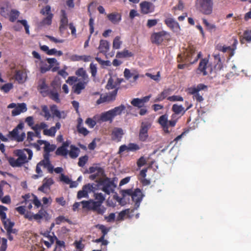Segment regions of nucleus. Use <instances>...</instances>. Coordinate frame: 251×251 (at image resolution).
I'll return each instance as SVG.
<instances>
[{"instance_id":"nucleus-1","label":"nucleus","mask_w":251,"mask_h":251,"mask_svg":"<svg viewBox=\"0 0 251 251\" xmlns=\"http://www.w3.org/2000/svg\"><path fill=\"white\" fill-rule=\"evenodd\" d=\"M14 154L18 157L17 159L9 157L7 158L9 164L13 167H20L31 160L32 151L28 149L17 150L14 151Z\"/></svg>"},{"instance_id":"nucleus-2","label":"nucleus","mask_w":251,"mask_h":251,"mask_svg":"<svg viewBox=\"0 0 251 251\" xmlns=\"http://www.w3.org/2000/svg\"><path fill=\"white\" fill-rule=\"evenodd\" d=\"M36 66L39 68L41 73L44 74L52 69V72L56 71L59 68V63L55 58H47L46 60H36Z\"/></svg>"},{"instance_id":"nucleus-3","label":"nucleus","mask_w":251,"mask_h":251,"mask_svg":"<svg viewBox=\"0 0 251 251\" xmlns=\"http://www.w3.org/2000/svg\"><path fill=\"white\" fill-rule=\"evenodd\" d=\"M95 184L96 185L95 187V191L100 190L107 195H110L113 193L116 187L114 181L108 177L100 178Z\"/></svg>"},{"instance_id":"nucleus-4","label":"nucleus","mask_w":251,"mask_h":251,"mask_svg":"<svg viewBox=\"0 0 251 251\" xmlns=\"http://www.w3.org/2000/svg\"><path fill=\"white\" fill-rule=\"evenodd\" d=\"M177 118L175 114L171 116V119L168 120V116L166 114L161 116L158 119V123L163 128V131L167 133L170 132V127H174L176 123Z\"/></svg>"},{"instance_id":"nucleus-5","label":"nucleus","mask_w":251,"mask_h":251,"mask_svg":"<svg viewBox=\"0 0 251 251\" xmlns=\"http://www.w3.org/2000/svg\"><path fill=\"white\" fill-rule=\"evenodd\" d=\"M123 196L124 197H131L132 201L135 202V209H137L139 207L144 196L142 192L139 189H135L134 191L131 189L123 190Z\"/></svg>"},{"instance_id":"nucleus-6","label":"nucleus","mask_w":251,"mask_h":251,"mask_svg":"<svg viewBox=\"0 0 251 251\" xmlns=\"http://www.w3.org/2000/svg\"><path fill=\"white\" fill-rule=\"evenodd\" d=\"M197 9L202 13L209 15L213 10V2L212 0H197L196 4Z\"/></svg>"},{"instance_id":"nucleus-7","label":"nucleus","mask_w":251,"mask_h":251,"mask_svg":"<svg viewBox=\"0 0 251 251\" xmlns=\"http://www.w3.org/2000/svg\"><path fill=\"white\" fill-rule=\"evenodd\" d=\"M83 208H88L97 212L99 214H102L105 212V208L101 206V203L98 201L91 200L88 201H83L81 202Z\"/></svg>"},{"instance_id":"nucleus-8","label":"nucleus","mask_w":251,"mask_h":251,"mask_svg":"<svg viewBox=\"0 0 251 251\" xmlns=\"http://www.w3.org/2000/svg\"><path fill=\"white\" fill-rule=\"evenodd\" d=\"M23 128L24 124H19L12 131L9 132V137L18 142L23 141L25 137V134L23 131Z\"/></svg>"},{"instance_id":"nucleus-9","label":"nucleus","mask_w":251,"mask_h":251,"mask_svg":"<svg viewBox=\"0 0 251 251\" xmlns=\"http://www.w3.org/2000/svg\"><path fill=\"white\" fill-rule=\"evenodd\" d=\"M25 218L27 219L29 221H32L34 219L38 223H40L41 220L44 218L47 220L49 219V214L47 211L43 209H40L36 214L27 211L25 214Z\"/></svg>"},{"instance_id":"nucleus-10","label":"nucleus","mask_w":251,"mask_h":251,"mask_svg":"<svg viewBox=\"0 0 251 251\" xmlns=\"http://www.w3.org/2000/svg\"><path fill=\"white\" fill-rule=\"evenodd\" d=\"M170 38V34L166 31H161L154 32L151 36V41L152 43L160 45L165 40H168Z\"/></svg>"},{"instance_id":"nucleus-11","label":"nucleus","mask_w":251,"mask_h":251,"mask_svg":"<svg viewBox=\"0 0 251 251\" xmlns=\"http://www.w3.org/2000/svg\"><path fill=\"white\" fill-rule=\"evenodd\" d=\"M95 183L88 184L83 186L82 189L80 190L77 193V197L78 199H80L83 198H88L89 197L88 194L91 192H95Z\"/></svg>"},{"instance_id":"nucleus-12","label":"nucleus","mask_w":251,"mask_h":251,"mask_svg":"<svg viewBox=\"0 0 251 251\" xmlns=\"http://www.w3.org/2000/svg\"><path fill=\"white\" fill-rule=\"evenodd\" d=\"M41 13L43 15L47 16V17L43 20L41 24L44 25H50L53 16L52 14L51 13L50 7L49 5H47L41 10Z\"/></svg>"},{"instance_id":"nucleus-13","label":"nucleus","mask_w":251,"mask_h":251,"mask_svg":"<svg viewBox=\"0 0 251 251\" xmlns=\"http://www.w3.org/2000/svg\"><path fill=\"white\" fill-rule=\"evenodd\" d=\"M165 23L174 32H177L180 30L178 23L171 16H169L166 18Z\"/></svg>"},{"instance_id":"nucleus-14","label":"nucleus","mask_w":251,"mask_h":251,"mask_svg":"<svg viewBox=\"0 0 251 251\" xmlns=\"http://www.w3.org/2000/svg\"><path fill=\"white\" fill-rule=\"evenodd\" d=\"M151 124L149 122H143L141 124V128L139 132V138L141 141H145L148 137V131L151 127Z\"/></svg>"},{"instance_id":"nucleus-15","label":"nucleus","mask_w":251,"mask_h":251,"mask_svg":"<svg viewBox=\"0 0 251 251\" xmlns=\"http://www.w3.org/2000/svg\"><path fill=\"white\" fill-rule=\"evenodd\" d=\"M37 89L44 97L49 94V86L45 78L40 79L38 82Z\"/></svg>"},{"instance_id":"nucleus-16","label":"nucleus","mask_w":251,"mask_h":251,"mask_svg":"<svg viewBox=\"0 0 251 251\" xmlns=\"http://www.w3.org/2000/svg\"><path fill=\"white\" fill-rule=\"evenodd\" d=\"M50 109L53 117H55L59 119H65L67 116V112L65 111L59 110L55 105H51Z\"/></svg>"},{"instance_id":"nucleus-17","label":"nucleus","mask_w":251,"mask_h":251,"mask_svg":"<svg viewBox=\"0 0 251 251\" xmlns=\"http://www.w3.org/2000/svg\"><path fill=\"white\" fill-rule=\"evenodd\" d=\"M124 132L122 128L114 127L111 132V139L116 142H120L122 138Z\"/></svg>"},{"instance_id":"nucleus-18","label":"nucleus","mask_w":251,"mask_h":251,"mask_svg":"<svg viewBox=\"0 0 251 251\" xmlns=\"http://www.w3.org/2000/svg\"><path fill=\"white\" fill-rule=\"evenodd\" d=\"M94 118L95 119L97 120L98 122H102L109 121L110 123H111L113 120L109 110L102 113L100 115H96Z\"/></svg>"},{"instance_id":"nucleus-19","label":"nucleus","mask_w":251,"mask_h":251,"mask_svg":"<svg viewBox=\"0 0 251 251\" xmlns=\"http://www.w3.org/2000/svg\"><path fill=\"white\" fill-rule=\"evenodd\" d=\"M117 93V90H114L112 94L104 96H101L99 99L97 100V104H100L101 103L109 102L115 99V97Z\"/></svg>"},{"instance_id":"nucleus-20","label":"nucleus","mask_w":251,"mask_h":251,"mask_svg":"<svg viewBox=\"0 0 251 251\" xmlns=\"http://www.w3.org/2000/svg\"><path fill=\"white\" fill-rule=\"evenodd\" d=\"M14 78L19 83H24L27 79V74L24 70H16L15 71Z\"/></svg>"},{"instance_id":"nucleus-21","label":"nucleus","mask_w":251,"mask_h":251,"mask_svg":"<svg viewBox=\"0 0 251 251\" xmlns=\"http://www.w3.org/2000/svg\"><path fill=\"white\" fill-rule=\"evenodd\" d=\"M142 13L143 14H148L151 13L154 10L153 4L148 1H143L140 4Z\"/></svg>"},{"instance_id":"nucleus-22","label":"nucleus","mask_w":251,"mask_h":251,"mask_svg":"<svg viewBox=\"0 0 251 251\" xmlns=\"http://www.w3.org/2000/svg\"><path fill=\"white\" fill-rule=\"evenodd\" d=\"M11 8L9 2L4 1L0 2V14L3 17H7Z\"/></svg>"},{"instance_id":"nucleus-23","label":"nucleus","mask_w":251,"mask_h":251,"mask_svg":"<svg viewBox=\"0 0 251 251\" xmlns=\"http://www.w3.org/2000/svg\"><path fill=\"white\" fill-rule=\"evenodd\" d=\"M88 80L78 79V82L73 86L74 91L77 94H79L83 90L88 83Z\"/></svg>"},{"instance_id":"nucleus-24","label":"nucleus","mask_w":251,"mask_h":251,"mask_svg":"<svg viewBox=\"0 0 251 251\" xmlns=\"http://www.w3.org/2000/svg\"><path fill=\"white\" fill-rule=\"evenodd\" d=\"M121 83V80L117 78L110 77L106 85L107 89H115L117 90V86Z\"/></svg>"},{"instance_id":"nucleus-25","label":"nucleus","mask_w":251,"mask_h":251,"mask_svg":"<svg viewBox=\"0 0 251 251\" xmlns=\"http://www.w3.org/2000/svg\"><path fill=\"white\" fill-rule=\"evenodd\" d=\"M61 127V124L57 122L56 123L55 126H52L50 129H45L43 133L45 135L53 137L55 136V133L58 129H59Z\"/></svg>"},{"instance_id":"nucleus-26","label":"nucleus","mask_w":251,"mask_h":251,"mask_svg":"<svg viewBox=\"0 0 251 251\" xmlns=\"http://www.w3.org/2000/svg\"><path fill=\"white\" fill-rule=\"evenodd\" d=\"M27 110L26 105L25 103H18L17 106L12 111V115L15 116L25 112Z\"/></svg>"},{"instance_id":"nucleus-27","label":"nucleus","mask_w":251,"mask_h":251,"mask_svg":"<svg viewBox=\"0 0 251 251\" xmlns=\"http://www.w3.org/2000/svg\"><path fill=\"white\" fill-rule=\"evenodd\" d=\"M109 43L105 40H100V45L98 48L100 53L105 54L109 50Z\"/></svg>"},{"instance_id":"nucleus-28","label":"nucleus","mask_w":251,"mask_h":251,"mask_svg":"<svg viewBox=\"0 0 251 251\" xmlns=\"http://www.w3.org/2000/svg\"><path fill=\"white\" fill-rule=\"evenodd\" d=\"M70 142L69 141H66L63 143L62 146L57 149L56 153L57 155L66 156L68 154V150L67 149Z\"/></svg>"},{"instance_id":"nucleus-29","label":"nucleus","mask_w":251,"mask_h":251,"mask_svg":"<svg viewBox=\"0 0 251 251\" xmlns=\"http://www.w3.org/2000/svg\"><path fill=\"white\" fill-rule=\"evenodd\" d=\"M43 161H40L39 162L36 167V173L37 174L33 175L32 176V178L33 179H38L39 177H42L43 176V173L42 170V168H46Z\"/></svg>"},{"instance_id":"nucleus-30","label":"nucleus","mask_w":251,"mask_h":251,"mask_svg":"<svg viewBox=\"0 0 251 251\" xmlns=\"http://www.w3.org/2000/svg\"><path fill=\"white\" fill-rule=\"evenodd\" d=\"M208 60L207 58L202 59L199 64V70L203 73V75H205L207 74L206 70L209 69L208 65Z\"/></svg>"},{"instance_id":"nucleus-31","label":"nucleus","mask_w":251,"mask_h":251,"mask_svg":"<svg viewBox=\"0 0 251 251\" xmlns=\"http://www.w3.org/2000/svg\"><path fill=\"white\" fill-rule=\"evenodd\" d=\"M191 107V105L189 106L186 109H185L184 107L181 105H178L177 104H174L172 106V110L174 112L175 115L181 114L183 115L185 111L189 109Z\"/></svg>"},{"instance_id":"nucleus-32","label":"nucleus","mask_w":251,"mask_h":251,"mask_svg":"<svg viewBox=\"0 0 251 251\" xmlns=\"http://www.w3.org/2000/svg\"><path fill=\"white\" fill-rule=\"evenodd\" d=\"M125 109L126 107L124 105H121L119 106L115 107L111 110H110L109 111L113 119H114L116 116L120 115Z\"/></svg>"},{"instance_id":"nucleus-33","label":"nucleus","mask_w":251,"mask_h":251,"mask_svg":"<svg viewBox=\"0 0 251 251\" xmlns=\"http://www.w3.org/2000/svg\"><path fill=\"white\" fill-rule=\"evenodd\" d=\"M206 86L202 84H200L197 86H193L188 88L187 92L189 94L193 96L199 93L201 90L204 89Z\"/></svg>"},{"instance_id":"nucleus-34","label":"nucleus","mask_w":251,"mask_h":251,"mask_svg":"<svg viewBox=\"0 0 251 251\" xmlns=\"http://www.w3.org/2000/svg\"><path fill=\"white\" fill-rule=\"evenodd\" d=\"M49 152H47L44 155V159L41 161H43L45 167L48 169V171L52 173L53 172V166L50 164V159H49Z\"/></svg>"},{"instance_id":"nucleus-35","label":"nucleus","mask_w":251,"mask_h":251,"mask_svg":"<svg viewBox=\"0 0 251 251\" xmlns=\"http://www.w3.org/2000/svg\"><path fill=\"white\" fill-rule=\"evenodd\" d=\"M38 143L41 145L44 144V150L47 152H50L54 151L56 146L54 145H50L48 142L44 140H38Z\"/></svg>"},{"instance_id":"nucleus-36","label":"nucleus","mask_w":251,"mask_h":251,"mask_svg":"<svg viewBox=\"0 0 251 251\" xmlns=\"http://www.w3.org/2000/svg\"><path fill=\"white\" fill-rule=\"evenodd\" d=\"M133 56V53L127 50L124 49L121 51H118L116 54V57L119 58L130 57Z\"/></svg>"},{"instance_id":"nucleus-37","label":"nucleus","mask_w":251,"mask_h":251,"mask_svg":"<svg viewBox=\"0 0 251 251\" xmlns=\"http://www.w3.org/2000/svg\"><path fill=\"white\" fill-rule=\"evenodd\" d=\"M170 90L169 89L164 90L153 100V101L154 102H157L163 100L170 94Z\"/></svg>"},{"instance_id":"nucleus-38","label":"nucleus","mask_w":251,"mask_h":251,"mask_svg":"<svg viewBox=\"0 0 251 251\" xmlns=\"http://www.w3.org/2000/svg\"><path fill=\"white\" fill-rule=\"evenodd\" d=\"M108 19L113 24H118L121 20V16L118 13H111L107 15Z\"/></svg>"},{"instance_id":"nucleus-39","label":"nucleus","mask_w":251,"mask_h":251,"mask_svg":"<svg viewBox=\"0 0 251 251\" xmlns=\"http://www.w3.org/2000/svg\"><path fill=\"white\" fill-rule=\"evenodd\" d=\"M68 23V20L67 17L66 13L65 10H61V25L60 29H63L65 28Z\"/></svg>"},{"instance_id":"nucleus-40","label":"nucleus","mask_w":251,"mask_h":251,"mask_svg":"<svg viewBox=\"0 0 251 251\" xmlns=\"http://www.w3.org/2000/svg\"><path fill=\"white\" fill-rule=\"evenodd\" d=\"M20 15V12L15 9H12L9 11V15L7 17H9V20L11 22L15 21L18 18Z\"/></svg>"},{"instance_id":"nucleus-41","label":"nucleus","mask_w":251,"mask_h":251,"mask_svg":"<svg viewBox=\"0 0 251 251\" xmlns=\"http://www.w3.org/2000/svg\"><path fill=\"white\" fill-rule=\"evenodd\" d=\"M79 152V150L77 148L73 146H71L70 147V151H69V154L71 158H76Z\"/></svg>"},{"instance_id":"nucleus-42","label":"nucleus","mask_w":251,"mask_h":251,"mask_svg":"<svg viewBox=\"0 0 251 251\" xmlns=\"http://www.w3.org/2000/svg\"><path fill=\"white\" fill-rule=\"evenodd\" d=\"M13 88L12 83H7L0 86V90L4 93H8Z\"/></svg>"},{"instance_id":"nucleus-43","label":"nucleus","mask_w":251,"mask_h":251,"mask_svg":"<svg viewBox=\"0 0 251 251\" xmlns=\"http://www.w3.org/2000/svg\"><path fill=\"white\" fill-rule=\"evenodd\" d=\"M47 127L48 125L46 123L42 122L35 125L33 127V129L35 131L37 134L40 135V130L42 129H43L44 130L45 129H47L46 128Z\"/></svg>"},{"instance_id":"nucleus-44","label":"nucleus","mask_w":251,"mask_h":251,"mask_svg":"<svg viewBox=\"0 0 251 251\" xmlns=\"http://www.w3.org/2000/svg\"><path fill=\"white\" fill-rule=\"evenodd\" d=\"M93 193L95 199L102 204L105 200V196L102 193H97L96 191Z\"/></svg>"},{"instance_id":"nucleus-45","label":"nucleus","mask_w":251,"mask_h":251,"mask_svg":"<svg viewBox=\"0 0 251 251\" xmlns=\"http://www.w3.org/2000/svg\"><path fill=\"white\" fill-rule=\"evenodd\" d=\"M122 44V41L121 40L120 36H116L113 41V48L114 49L118 50L121 48Z\"/></svg>"},{"instance_id":"nucleus-46","label":"nucleus","mask_w":251,"mask_h":251,"mask_svg":"<svg viewBox=\"0 0 251 251\" xmlns=\"http://www.w3.org/2000/svg\"><path fill=\"white\" fill-rule=\"evenodd\" d=\"M76 75L78 76L82 77V80H88V77L86 71L83 68H79L76 72Z\"/></svg>"},{"instance_id":"nucleus-47","label":"nucleus","mask_w":251,"mask_h":251,"mask_svg":"<svg viewBox=\"0 0 251 251\" xmlns=\"http://www.w3.org/2000/svg\"><path fill=\"white\" fill-rule=\"evenodd\" d=\"M248 42L251 41V30H246L244 32L243 38L241 39L242 43H244V40Z\"/></svg>"},{"instance_id":"nucleus-48","label":"nucleus","mask_w":251,"mask_h":251,"mask_svg":"<svg viewBox=\"0 0 251 251\" xmlns=\"http://www.w3.org/2000/svg\"><path fill=\"white\" fill-rule=\"evenodd\" d=\"M203 23L206 26L208 30L210 31H215L216 29V26L215 25L209 23L206 20L203 19Z\"/></svg>"},{"instance_id":"nucleus-49","label":"nucleus","mask_w":251,"mask_h":251,"mask_svg":"<svg viewBox=\"0 0 251 251\" xmlns=\"http://www.w3.org/2000/svg\"><path fill=\"white\" fill-rule=\"evenodd\" d=\"M131 103L134 106L138 107L139 108L142 107L144 106V104L142 103V100L140 99L135 98L133 99Z\"/></svg>"},{"instance_id":"nucleus-50","label":"nucleus","mask_w":251,"mask_h":251,"mask_svg":"<svg viewBox=\"0 0 251 251\" xmlns=\"http://www.w3.org/2000/svg\"><path fill=\"white\" fill-rule=\"evenodd\" d=\"M42 110L43 113V115L46 120H48L50 118L51 115L48 107L46 105H43L42 106Z\"/></svg>"},{"instance_id":"nucleus-51","label":"nucleus","mask_w":251,"mask_h":251,"mask_svg":"<svg viewBox=\"0 0 251 251\" xmlns=\"http://www.w3.org/2000/svg\"><path fill=\"white\" fill-rule=\"evenodd\" d=\"M129 213V209H126L120 212L117 217V221L123 220L124 217Z\"/></svg>"},{"instance_id":"nucleus-52","label":"nucleus","mask_w":251,"mask_h":251,"mask_svg":"<svg viewBox=\"0 0 251 251\" xmlns=\"http://www.w3.org/2000/svg\"><path fill=\"white\" fill-rule=\"evenodd\" d=\"M50 99L54 100L57 102H59L60 101V99L59 98V95L58 93L54 91H49V94L48 95Z\"/></svg>"},{"instance_id":"nucleus-53","label":"nucleus","mask_w":251,"mask_h":251,"mask_svg":"<svg viewBox=\"0 0 251 251\" xmlns=\"http://www.w3.org/2000/svg\"><path fill=\"white\" fill-rule=\"evenodd\" d=\"M2 221L6 231L13 227L14 226V223L10 221L8 219H6V218L5 220H2Z\"/></svg>"},{"instance_id":"nucleus-54","label":"nucleus","mask_w":251,"mask_h":251,"mask_svg":"<svg viewBox=\"0 0 251 251\" xmlns=\"http://www.w3.org/2000/svg\"><path fill=\"white\" fill-rule=\"evenodd\" d=\"M30 196L29 195H25L24 197V199L25 200V204L26 205V207L28 209H31L32 207V201L31 200L29 199Z\"/></svg>"},{"instance_id":"nucleus-55","label":"nucleus","mask_w":251,"mask_h":251,"mask_svg":"<svg viewBox=\"0 0 251 251\" xmlns=\"http://www.w3.org/2000/svg\"><path fill=\"white\" fill-rule=\"evenodd\" d=\"M7 210V208L4 206L0 205V217L1 219L5 220L6 218V214L5 211Z\"/></svg>"},{"instance_id":"nucleus-56","label":"nucleus","mask_w":251,"mask_h":251,"mask_svg":"<svg viewBox=\"0 0 251 251\" xmlns=\"http://www.w3.org/2000/svg\"><path fill=\"white\" fill-rule=\"evenodd\" d=\"M43 183L50 190V186L53 183V180L51 178H45L43 180Z\"/></svg>"},{"instance_id":"nucleus-57","label":"nucleus","mask_w":251,"mask_h":251,"mask_svg":"<svg viewBox=\"0 0 251 251\" xmlns=\"http://www.w3.org/2000/svg\"><path fill=\"white\" fill-rule=\"evenodd\" d=\"M75 248L78 250V251H82V250L84 248V246L82 243V241L81 240L78 241H75L74 243Z\"/></svg>"},{"instance_id":"nucleus-58","label":"nucleus","mask_w":251,"mask_h":251,"mask_svg":"<svg viewBox=\"0 0 251 251\" xmlns=\"http://www.w3.org/2000/svg\"><path fill=\"white\" fill-rule=\"evenodd\" d=\"M217 49L220 51H221L223 52H226L229 51H230L231 49L230 47L228 46H222L218 45L217 46Z\"/></svg>"},{"instance_id":"nucleus-59","label":"nucleus","mask_w":251,"mask_h":251,"mask_svg":"<svg viewBox=\"0 0 251 251\" xmlns=\"http://www.w3.org/2000/svg\"><path fill=\"white\" fill-rule=\"evenodd\" d=\"M77 130L79 133L84 135H86L89 133L88 130L86 128L82 126L80 124L77 125Z\"/></svg>"},{"instance_id":"nucleus-60","label":"nucleus","mask_w":251,"mask_h":251,"mask_svg":"<svg viewBox=\"0 0 251 251\" xmlns=\"http://www.w3.org/2000/svg\"><path fill=\"white\" fill-rule=\"evenodd\" d=\"M96 227L100 229L103 233L102 236H105L106 234L109 231V229L106 228L104 226L102 225H98L96 226Z\"/></svg>"},{"instance_id":"nucleus-61","label":"nucleus","mask_w":251,"mask_h":251,"mask_svg":"<svg viewBox=\"0 0 251 251\" xmlns=\"http://www.w3.org/2000/svg\"><path fill=\"white\" fill-rule=\"evenodd\" d=\"M96 119L94 120L91 118H87L85 121L86 124L90 128H93L96 124Z\"/></svg>"},{"instance_id":"nucleus-62","label":"nucleus","mask_w":251,"mask_h":251,"mask_svg":"<svg viewBox=\"0 0 251 251\" xmlns=\"http://www.w3.org/2000/svg\"><path fill=\"white\" fill-rule=\"evenodd\" d=\"M158 22V20L157 19H149L148 20L147 23V26L151 28L152 26L156 25Z\"/></svg>"},{"instance_id":"nucleus-63","label":"nucleus","mask_w":251,"mask_h":251,"mask_svg":"<svg viewBox=\"0 0 251 251\" xmlns=\"http://www.w3.org/2000/svg\"><path fill=\"white\" fill-rule=\"evenodd\" d=\"M88 160V157L87 156H84L81 157L79 159V161L78 162V164L80 167H83L85 165L86 162Z\"/></svg>"},{"instance_id":"nucleus-64","label":"nucleus","mask_w":251,"mask_h":251,"mask_svg":"<svg viewBox=\"0 0 251 251\" xmlns=\"http://www.w3.org/2000/svg\"><path fill=\"white\" fill-rule=\"evenodd\" d=\"M7 241L6 238H2L1 239V246L0 248V251H6L7 247Z\"/></svg>"}]
</instances>
